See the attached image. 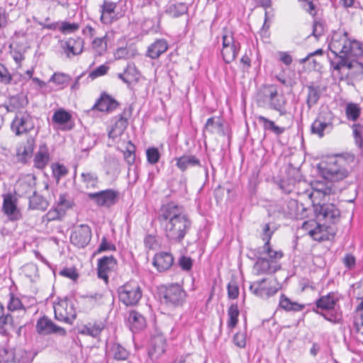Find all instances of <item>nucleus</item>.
Segmentation results:
<instances>
[{
    "label": "nucleus",
    "mask_w": 363,
    "mask_h": 363,
    "mask_svg": "<svg viewBox=\"0 0 363 363\" xmlns=\"http://www.w3.org/2000/svg\"><path fill=\"white\" fill-rule=\"evenodd\" d=\"M315 227L308 230V234L317 241H324L330 239V235L334 236L336 231L334 228L324 224L314 222Z\"/></svg>",
    "instance_id": "obj_22"
},
{
    "label": "nucleus",
    "mask_w": 363,
    "mask_h": 363,
    "mask_svg": "<svg viewBox=\"0 0 363 363\" xmlns=\"http://www.w3.org/2000/svg\"><path fill=\"white\" fill-rule=\"evenodd\" d=\"M168 49V44L165 40H157L151 44L147 49V55L152 59L158 58L162 54Z\"/></svg>",
    "instance_id": "obj_30"
},
{
    "label": "nucleus",
    "mask_w": 363,
    "mask_h": 363,
    "mask_svg": "<svg viewBox=\"0 0 363 363\" xmlns=\"http://www.w3.org/2000/svg\"><path fill=\"white\" fill-rule=\"evenodd\" d=\"M117 260L113 256H104L98 259L97 274L98 277L103 279L106 284L108 282V274L116 270Z\"/></svg>",
    "instance_id": "obj_14"
},
{
    "label": "nucleus",
    "mask_w": 363,
    "mask_h": 363,
    "mask_svg": "<svg viewBox=\"0 0 363 363\" xmlns=\"http://www.w3.org/2000/svg\"><path fill=\"white\" fill-rule=\"evenodd\" d=\"M91 230L87 225H80L76 227L70 235V242L78 247H84L90 242Z\"/></svg>",
    "instance_id": "obj_12"
},
{
    "label": "nucleus",
    "mask_w": 363,
    "mask_h": 363,
    "mask_svg": "<svg viewBox=\"0 0 363 363\" xmlns=\"http://www.w3.org/2000/svg\"><path fill=\"white\" fill-rule=\"evenodd\" d=\"M240 49V44L234 38L231 29L225 27L222 31V50L221 55L227 64L233 62L237 57Z\"/></svg>",
    "instance_id": "obj_3"
},
{
    "label": "nucleus",
    "mask_w": 363,
    "mask_h": 363,
    "mask_svg": "<svg viewBox=\"0 0 363 363\" xmlns=\"http://www.w3.org/2000/svg\"><path fill=\"white\" fill-rule=\"evenodd\" d=\"M82 181L86 188H96L99 183V177L96 173L93 172H84L81 174Z\"/></svg>",
    "instance_id": "obj_45"
},
{
    "label": "nucleus",
    "mask_w": 363,
    "mask_h": 363,
    "mask_svg": "<svg viewBox=\"0 0 363 363\" xmlns=\"http://www.w3.org/2000/svg\"><path fill=\"white\" fill-rule=\"evenodd\" d=\"M11 126L16 135H21L33 130L35 123L33 117L28 111H19L16 113Z\"/></svg>",
    "instance_id": "obj_8"
},
{
    "label": "nucleus",
    "mask_w": 363,
    "mask_h": 363,
    "mask_svg": "<svg viewBox=\"0 0 363 363\" xmlns=\"http://www.w3.org/2000/svg\"><path fill=\"white\" fill-rule=\"evenodd\" d=\"M223 124L219 118L211 117L208 118L205 126L204 131H207L211 134L223 133Z\"/></svg>",
    "instance_id": "obj_41"
},
{
    "label": "nucleus",
    "mask_w": 363,
    "mask_h": 363,
    "mask_svg": "<svg viewBox=\"0 0 363 363\" xmlns=\"http://www.w3.org/2000/svg\"><path fill=\"white\" fill-rule=\"evenodd\" d=\"M13 75L11 74L7 67L0 62V84L9 85L13 83Z\"/></svg>",
    "instance_id": "obj_51"
},
{
    "label": "nucleus",
    "mask_w": 363,
    "mask_h": 363,
    "mask_svg": "<svg viewBox=\"0 0 363 363\" xmlns=\"http://www.w3.org/2000/svg\"><path fill=\"white\" fill-rule=\"evenodd\" d=\"M262 93L264 99L269 103L272 101L274 98L278 96L277 88L274 85H269L265 86L262 91Z\"/></svg>",
    "instance_id": "obj_56"
},
{
    "label": "nucleus",
    "mask_w": 363,
    "mask_h": 363,
    "mask_svg": "<svg viewBox=\"0 0 363 363\" xmlns=\"http://www.w3.org/2000/svg\"><path fill=\"white\" fill-rule=\"evenodd\" d=\"M92 46L99 55H101L106 49V43L103 38H97L93 40Z\"/></svg>",
    "instance_id": "obj_64"
},
{
    "label": "nucleus",
    "mask_w": 363,
    "mask_h": 363,
    "mask_svg": "<svg viewBox=\"0 0 363 363\" xmlns=\"http://www.w3.org/2000/svg\"><path fill=\"white\" fill-rule=\"evenodd\" d=\"M73 204L72 201L67 194H60L57 201V208L64 212L66 209L72 207Z\"/></svg>",
    "instance_id": "obj_57"
},
{
    "label": "nucleus",
    "mask_w": 363,
    "mask_h": 363,
    "mask_svg": "<svg viewBox=\"0 0 363 363\" xmlns=\"http://www.w3.org/2000/svg\"><path fill=\"white\" fill-rule=\"evenodd\" d=\"M35 139L29 138L26 140V143L19 147L17 152V155L19 157L20 160L22 162H26L27 159L30 157L34 150Z\"/></svg>",
    "instance_id": "obj_36"
},
{
    "label": "nucleus",
    "mask_w": 363,
    "mask_h": 363,
    "mask_svg": "<svg viewBox=\"0 0 363 363\" xmlns=\"http://www.w3.org/2000/svg\"><path fill=\"white\" fill-rule=\"evenodd\" d=\"M117 6L118 4L116 3L108 0H104L103 4L100 6L99 10L101 13L100 20L103 24H111L113 22L124 16L126 11L125 4L124 5L125 9H121L120 12L115 13Z\"/></svg>",
    "instance_id": "obj_9"
},
{
    "label": "nucleus",
    "mask_w": 363,
    "mask_h": 363,
    "mask_svg": "<svg viewBox=\"0 0 363 363\" xmlns=\"http://www.w3.org/2000/svg\"><path fill=\"white\" fill-rule=\"evenodd\" d=\"M279 306L286 311H301L305 308L304 305L292 301L285 294L281 295Z\"/></svg>",
    "instance_id": "obj_38"
},
{
    "label": "nucleus",
    "mask_w": 363,
    "mask_h": 363,
    "mask_svg": "<svg viewBox=\"0 0 363 363\" xmlns=\"http://www.w3.org/2000/svg\"><path fill=\"white\" fill-rule=\"evenodd\" d=\"M234 344L240 348H244L246 346V332L239 331L233 336Z\"/></svg>",
    "instance_id": "obj_62"
},
{
    "label": "nucleus",
    "mask_w": 363,
    "mask_h": 363,
    "mask_svg": "<svg viewBox=\"0 0 363 363\" xmlns=\"http://www.w3.org/2000/svg\"><path fill=\"white\" fill-rule=\"evenodd\" d=\"M119 103L112 96L104 92L96 100L90 111H99L101 112L111 113L116 109Z\"/></svg>",
    "instance_id": "obj_20"
},
{
    "label": "nucleus",
    "mask_w": 363,
    "mask_h": 363,
    "mask_svg": "<svg viewBox=\"0 0 363 363\" xmlns=\"http://www.w3.org/2000/svg\"><path fill=\"white\" fill-rule=\"evenodd\" d=\"M135 146L131 141H128L125 150L123 152L124 159L126 162L131 165L135 160Z\"/></svg>",
    "instance_id": "obj_50"
},
{
    "label": "nucleus",
    "mask_w": 363,
    "mask_h": 363,
    "mask_svg": "<svg viewBox=\"0 0 363 363\" xmlns=\"http://www.w3.org/2000/svg\"><path fill=\"white\" fill-rule=\"evenodd\" d=\"M285 104L286 101L284 99L277 96L269 103V106L271 109L278 111L280 116H286L287 111L285 108Z\"/></svg>",
    "instance_id": "obj_47"
},
{
    "label": "nucleus",
    "mask_w": 363,
    "mask_h": 363,
    "mask_svg": "<svg viewBox=\"0 0 363 363\" xmlns=\"http://www.w3.org/2000/svg\"><path fill=\"white\" fill-rule=\"evenodd\" d=\"M84 44V40L80 37L69 38L61 42V48L66 54V56L70 58L82 52Z\"/></svg>",
    "instance_id": "obj_19"
},
{
    "label": "nucleus",
    "mask_w": 363,
    "mask_h": 363,
    "mask_svg": "<svg viewBox=\"0 0 363 363\" xmlns=\"http://www.w3.org/2000/svg\"><path fill=\"white\" fill-rule=\"evenodd\" d=\"M189 7L185 3H177L168 5L165 12L172 18H179L187 13Z\"/></svg>",
    "instance_id": "obj_39"
},
{
    "label": "nucleus",
    "mask_w": 363,
    "mask_h": 363,
    "mask_svg": "<svg viewBox=\"0 0 363 363\" xmlns=\"http://www.w3.org/2000/svg\"><path fill=\"white\" fill-rule=\"evenodd\" d=\"M35 328L37 332L43 335L55 333L65 336L67 333L65 328L55 325L46 316H43L38 320Z\"/></svg>",
    "instance_id": "obj_16"
},
{
    "label": "nucleus",
    "mask_w": 363,
    "mask_h": 363,
    "mask_svg": "<svg viewBox=\"0 0 363 363\" xmlns=\"http://www.w3.org/2000/svg\"><path fill=\"white\" fill-rule=\"evenodd\" d=\"M362 127L360 124H353L352 125L354 142L360 150H363Z\"/></svg>",
    "instance_id": "obj_52"
},
{
    "label": "nucleus",
    "mask_w": 363,
    "mask_h": 363,
    "mask_svg": "<svg viewBox=\"0 0 363 363\" xmlns=\"http://www.w3.org/2000/svg\"><path fill=\"white\" fill-rule=\"evenodd\" d=\"M166 340L162 335H157L151 338L148 354L152 359H157L165 352Z\"/></svg>",
    "instance_id": "obj_23"
},
{
    "label": "nucleus",
    "mask_w": 363,
    "mask_h": 363,
    "mask_svg": "<svg viewBox=\"0 0 363 363\" xmlns=\"http://www.w3.org/2000/svg\"><path fill=\"white\" fill-rule=\"evenodd\" d=\"M109 69L108 66L106 65H101L99 67H96L94 70H92L89 74V77L91 78L92 80L95 79L99 77L105 75L108 70Z\"/></svg>",
    "instance_id": "obj_61"
},
{
    "label": "nucleus",
    "mask_w": 363,
    "mask_h": 363,
    "mask_svg": "<svg viewBox=\"0 0 363 363\" xmlns=\"http://www.w3.org/2000/svg\"><path fill=\"white\" fill-rule=\"evenodd\" d=\"M157 218L165 237L171 242L181 243L191 227V220L182 207L172 202L161 207Z\"/></svg>",
    "instance_id": "obj_2"
},
{
    "label": "nucleus",
    "mask_w": 363,
    "mask_h": 363,
    "mask_svg": "<svg viewBox=\"0 0 363 363\" xmlns=\"http://www.w3.org/2000/svg\"><path fill=\"white\" fill-rule=\"evenodd\" d=\"M147 162L152 164H156L160 157L158 149L156 147H150L146 150Z\"/></svg>",
    "instance_id": "obj_58"
},
{
    "label": "nucleus",
    "mask_w": 363,
    "mask_h": 363,
    "mask_svg": "<svg viewBox=\"0 0 363 363\" xmlns=\"http://www.w3.org/2000/svg\"><path fill=\"white\" fill-rule=\"evenodd\" d=\"M50 161L49 150L46 144L40 145L33 159V166L39 169H44Z\"/></svg>",
    "instance_id": "obj_26"
},
{
    "label": "nucleus",
    "mask_w": 363,
    "mask_h": 363,
    "mask_svg": "<svg viewBox=\"0 0 363 363\" xmlns=\"http://www.w3.org/2000/svg\"><path fill=\"white\" fill-rule=\"evenodd\" d=\"M119 300L125 306L136 305L143 296L139 284L135 281H129L118 289Z\"/></svg>",
    "instance_id": "obj_4"
},
{
    "label": "nucleus",
    "mask_w": 363,
    "mask_h": 363,
    "mask_svg": "<svg viewBox=\"0 0 363 363\" xmlns=\"http://www.w3.org/2000/svg\"><path fill=\"white\" fill-rule=\"evenodd\" d=\"M175 160L177 167L182 172L190 167H201L199 159L193 155H184Z\"/></svg>",
    "instance_id": "obj_28"
},
{
    "label": "nucleus",
    "mask_w": 363,
    "mask_h": 363,
    "mask_svg": "<svg viewBox=\"0 0 363 363\" xmlns=\"http://www.w3.org/2000/svg\"><path fill=\"white\" fill-rule=\"evenodd\" d=\"M269 259L266 257H258L255 268L258 274H272L277 271L278 268L272 264Z\"/></svg>",
    "instance_id": "obj_32"
},
{
    "label": "nucleus",
    "mask_w": 363,
    "mask_h": 363,
    "mask_svg": "<svg viewBox=\"0 0 363 363\" xmlns=\"http://www.w3.org/2000/svg\"><path fill=\"white\" fill-rule=\"evenodd\" d=\"M128 125V118L126 117V110L124 109L123 113L116 117V121L113 126L108 131V137L112 139L121 136Z\"/></svg>",
    "instance_id": "obj_25"
},
{
    "label": "nucleus",
    "mask_w": 363,
    "mask_h": 363,
    "mask_svg": "<svg viewBox=\"0 0 363 363\" xmlns=\"http://www.w3.org/2000/svg\"><path fill=\"white\" fill-rule=\"evenodd\" d=\"M325 32V23L320 21H314L313 26V35L318 39Z\"/></svg>",
    "instance_id": "obj_63"
},
{
    "label": "nucleus",
    "mask_w": 363,
    "mask_h": 363,
    "mask_svg": "<svg viewBox=\"0 0 363 363\" xmlns=\"http://www.w3.org/2000/svg\"><path fill=\"white\" fill-rule=\"evenodd\" d=\"M318 218L320 217L325 222L335 224L339 221L340 212L336 206L332 203H323L315 208Z\"/></svg>",
    "instance_id": "obj_15"
},
{
    "label": "nucleus",
    "mask_w": 363,
    "mask_h": 363,
    "mask_svg": "<svg viewBox=\"0 0 363 363\" xmlns=\"http://www.w3.org/2000/svg\"><path fill=\"white\" fill-rule=\"evenodd\" d=\"M240 311L237 304H232L228 309V320L227 323L228 328L230 330L235 328L238 323V316Z\"/></svg>",
    "instance_id": "obj_43"
},
{
    "label": "nucleus",
    "mask_w": 363,
    "mask_h": 363,
    "mask_svg": "<svg viewBox=\"0 0 363 363\" xmlns=\"http://www.w3.org/2000/svg\"><path fill=\"white\" fill-rule=\"evenodd\" d=\"M338 301L334 293H329L325 296H322L315 301L316 309L331 311L335 308Z\"/></svg>",
    "instance_id": "obj_31"
},
{
    "label": "nucleus",
    "mask_w": 363,
    "mask_h": 363,
    "mask_svg": "<svg viewBox=\"0 0 363 363\" xmlns=\"http://www.w3.org/2000/svg\"><path fill=\"white\" fill-rule=\"evenodd\" d=\"M329 49L337 60L330 62L335 70L340 72L343 68H356L357 72L363 71L362 62L349 60L350 57L363 56V43L350 37L347 31L340 29L333 31Z\"/></svg>",
    "instance_id": "obj_1"
},
{
    "label": "nucleus",
    "mask_w": 363,
    "mask_h": 363,
    "mask_svg": "<svg viewBox=\"0 0 363 363\" xmlns=\"http://www.w3.org/2000/svg\"><path fill=\"white\" fill-rule=\"evenodd\" d=\"M360 108L357 104L349 103L345 108V114L348 120L355 121L359 117Z\"/></svg>",
    "instance_id": "obj_48"
},
{
    "label": "nucleus",
    "mask_w": 363,
    "mask_h": 363,
    "mask_svg": "<svg viewBox=\"0 0 363 363\" xmlns=\"http://www.w3.org/2000/svg\"><path fill=\"white\" fill-rule=\"evenodd\" d=\"M128 321L130 328L133 333L141 330L146 325L145 318L142 314L136 311H132L130 312Z\"/></svg>",
    "instance_id": "obj_29"
},
{
    "label": "nucleus",
    "mask_w": 363,
    "mask_h": 363,
    "mask_svg": "<svg viewBox=\"0 0 363 363\" xmlns=\"http://www.w3.org/2000/svg\"><path fill=\"white\" fill-rule=\"evenodd\" d=\"M55 318L61 322L72 324L76 319L77 313L72 300L67 298L60 300L54 304Z\"/></svg>",
    "instance_id": "obj_5"
},
{
    "label": "nucleus",
    "mask_w": 363,
    "mask_h": 363,
    "mask_svg": "<svg viewBox=\"0 0 363 363\" xmlns=\"http://www.w3.org/2000/svg\"><path fill=\"white\" fill-rule=\"evenodd\" d=\"M71 118L69 113L64 109H59L54 113L52 119L54 123L63 125L69 121Z\"/></svg>",
    "instance_id": "obj_49"
},
{
    "label": "nucleus",
    "mask_w": 363,
    "mask_h": 363,
    "mask_svg": "<svg viewBox=\"0 0 363 363\" xmlns=\"http://www.w3.org/2000/svg\"><path fill=\"white\" fill-rule=\"evenodd\" d=\"M108 355L117 361L126 360L129 357V352L121 345L114 342L108 350Z\"/></svg>",
    "instance_id": "obj_34"
},
{
    "label": "nucleus",
    "mask_w": 363,
    "mask_h": 363,
    "mask_svg": "<svg viewBox=\"0 0 363 363\" xmlns=\"http://www.w3.org/2000/svg\"><path fill=\"white\" fill-rule=\"evenodd\" d=\"M104 328V325L101 322L94 323L93 324L88 323L87 325H82V327L79 330V333L96 337L100 335Z\"/></svg>",
    "instance_id": "obj_37"
},
{
    "label": "nucleus",
    "mask_w": 363,
    "mask_h": 363,
    "mask_svg": "<svg viewBox=\"0 0 363 363\" xmlns=\"http://www.w3.org/2000/svg\"><path fill=\"white\" fill-rule=\"evenodd\" d=\"M2 211L11 221L18 220L22 218L20 209L17 206V199L11 194H4Z\"/></svg>",
    "instance_id": "obj_13"
},
{
    "label": "nucleus",
    "mask_w": 363,
    "mask_h": 363,
    "mask_svg": "<svg viewBox=\"0 0 363 363\" xmlns=\"http://www.w3.org/2000/svg\"><path fill=\"white\" fill-rule=\"evenodd\" d=\"M186 297V291L178 284L169 285L162 292V301L169 306H182L184 303Z\"/></svg>",
    "instance_id": "obj_7"
},
{
    "label": "nucleus",
    "mask_w": 363,
    "mask_h": 363,
    "mask_svg": "<svg viewBox=\"0 0 363 363\" xmlns=\"http://www.w3.org/2000/svg\"><path fill=\"white\" fill-rule=\"evenodd\" d=\"M344 160L330 163L323 169V174L326 179L331 182H338L348 176V170L343 167Z\"/></svg>",
    "instance_id": "obj_10"
},
{
    "label": "nucleus",
    "mask_w": 363,
    "mask_h": 363,
    "mask_svg": "<svg viewBox=\"0 0 363 363\" xmlns=\"http://www.w3.org/2000/svg\"><path fill=\"white\" fill-rule=\"evenodd\" d=\"M257 118L258 122L262 124L264 131L272 133L276 135H280L286 130V128L277 125L274 121L263 116H258Z\"/></svg>",
    "instance_id": "obj_33"
},
{
    "label": "nucleus",
    "mask_w": 363,
    "mask_h": 363,
    "mask_svg": "<svg viewBox=\"0 0 363 363\" xmlns=\"http://www.w3.org/2000/svg\"><path fill=\"white\" fill-rule=\"evenodd\" d=\"M174 262L172 255L167 252H160L155 255L152 264L159 272H164L169 269Z\"/></svg>",
    "instance_id": "obj_24"
},
{
    "label": "nucleus",
    "mask_w": 363,
    "mask_h": 363,
    "mask_svg": "<svg viewBox=\"0 0 363 363\" xmlns=\"http://www.w3.org/2000/svg\"><path fill=\"white\" fill-rule=\"evenodd\" d=\"M51 167L52 169L53 175L57 180L66 176L68 173V169L64 164L55 163L52 164Z\"/></svg>",
    "instance_id": "obj_55"
},
{
    "label": "nucleus",
    "mask_w": 363,
    "mask_h": 363,
    "mask_svg": "<svg viewBox=\"0 0 363 363\" xmlns=\"http://www.w3.org/2000/svg\"><path fill=\"white\" fill-rule=\"evenodd\" d=\"M116 247L114 244L108 242L106 237H103L101 243L97 249L96 253H101L105 251H116Z\"/></svg>",
    "instance_id": "obj_60"
},
{
    "label": "nucleus",
    "mask_w": 363,
    "mask_h": 363,
    "mask_svg": "<svg viewBox=\"0 0 363 363\" xmlns=\"http://www.w3.org/2000/svg\"><path fill=\"white\" fill-rule=\"evenodd\" d=\"M118 191L108 189L94 193H89L88 199L99 207L110 208L116 204L119 200Z\"/></svg>",
    "instance_id": "obj_6"
},
{
    "label": "nucleus",
    "mask_w": 363,
    "mask_h": 363,
    "mask_svg": "<svg viewBox=\"0 0 363 363\" xmlns=\"http://www.w3.org/2000/svg\"><path fill=\"white\" fill-rule=\"evenodd\" d=\"M228 296L230 299H235L239 295V287L235 281L231 280L227 286Z\"/></svg>",
    "instance_id": "obj_59"
},
{
    "label": "nucleus",
    "mask_w": 363,
    "mask_h": 363,
    "mask_svg": "<svg viewBox=\"0 0 363 363\" xmlns=\"http://www.w3.org/2000/svg\"><path fill=\"white\" fill-rule=\"evenodd\" d=\"M72 78L69 75L62 72L54 73L50 79V82H53L57 86H60V88L68 86Z\"/></svg>",
    "instance_id": "obj_46"
},
{
    "label": "nucleus",
    "mask_w": 363,
    "mask_h": 363,
    "mask_svg": "<svg viewBox=\"0 0 363 363\" xmlns=\"http://www.w3.org/2000/svg\"><path fill=\"white\" fill-rule=\"evenodd\" d=\"M10 108L15 111L24 108L28 104L27 97L22 94H17L9 98Z\"/></svg>",
    "instance_id": "obj_44"
},
{
    "label": "nucleus",
    "mask_w": 363,
    "mask_h": 363,
    "mask_svg": "<svg viewBox=\"0 0 363 363\" xmlns=\"http://www.w3.org/2000/svg\"><path fill=\"white\" fill-rule=\"evenodd\" d=\"M314 312H315L317 314H319L320 315L323 316L326 320L331 322L334 324L340 323L342 320V315L340 313H325L323 312H320L318 309H313Z\"/></svg>",
    "instance_id": "obj_54"
},
{
    "label": "nucleus",
    "mask_w": 363,
    "mask_h": 363,
    "mask_svg": "<svg viewBox=\"0 0 363 363\" xmlns=\"http://www.w3.org/2000/svg\"><path fill=\"white\" fill-rule=\"evenodd\" d=\"M28 199V208L30 209L45 211L49 206L48 201L37 192H34Z\"/></svg>",
    "instance_id": "obj_35"
},
{
    "label": "nucleus",
    "mask_w": 363,
    "mask_h": 363,
    "mask_svg": "<svg viewBox=\"0 0 363 363\" xmlns=\"http://www.w3.org/2000/svg\"><path fill=\"white\" fill-rule=\"evenodd\" d=\"M273 234V231L270 230L269 225L265 224L263 228V233L262 235V239L264 241V246L262 247V254L267 255L269 259L271 262H276L277 259H280L283 257V253L281 251H276L274 250L270 245V240L272 235Z\"/></svg>",
    "instance_id": "obj_17"
},
{
    "label": "nucleus",
    "mask_w": 363,
    "mask_h": 363,
    "mask_svg": "<svg viewBox=\"0 0 363 363\" xmlns=\"http://www.w3.org/2000/svg\"><path fill=\"white\" fill-rule=\"evenodd\" d=\"M333 128V116L330 111H321L311 125V132L320 138L324 135V130Z\"/></svg>",
    "instance_id": "obj_11"
},
{
    "label": "nucleus",
    "mask_w": 363,
    "mask_h": 363,
    "mask_svg": "<svg viewBox=\"0 0 363 363\" xmlns=\"http://www.w3.org/2000/svg\"><path fill=\"white\" fill-rule=\"evenodd\" d=\"M282 213L287 218H297L298 216V201L295 199L286 201L282 206Z\"/></svg>",
    "instance_id": "obj_40"
},
{
    "label": "nucleus",
    "mask_w": 363,
    "mask_h": 363,
    "mask_svg": "<svg viewBox=\"0 0 363 363\" xmlns=\"http://www.w3.org/2000/svg\"><path fill=\"white\" fill-rule=\"evenodd\" d=\"M7 308L10 311L23 309L24 311L26 308L23 307L21 300L16 297L12 293L9 294V301L7 305Z\"/></svg>",
    "instance_id": "obj_53"
},
{
    "label": "nucleus",
    "mask_w": 363,
    "mask_h": 363,
    "mask_svg": "<svg viewBox=\"0 0 363 363\" xmlns=\"http://www.w3.org/2000/svg\"><path fill=\"white\" fill-rule=\"evenodd\" d=\"M14 328L13 317L9 313L0 316V334L7 335Z\"/></svg>",
    "instance_id": "obj_42"
},
{
    "label": "nucleus",
    "mask_w": 363,
    "mask_h": 363,
    "mask_svg": "<svg viewBox=\"0 0 363 363\" xmlns=\"http://www.w3.org/2000/svg\"><path fill=\"white\" fill-rule=\"evenodd\" d=\"M35 177L26 176L18 181L16 185V193L21 197L26 196L29 199L35 191Z\"/></svg>",
    "instance_id": "obj_21"
},
{
    "label": "nucleus",
    "mask_w": 363,
    "mask_h": 363,
    "mask_svg": "<svg viewBox=\"0 0 363 363\" xmlns=\"http://www.w3.org/2000/svg\"><path fill=\"white\" fill-rule=\"evenodd\" d=\"M267 279H262L254 281L250 286V291L261 298H269L274 296L278 291V289L269 286Z\"/></svg>",
    "instance_id": "obj_18"
},
{
    "label": "nucleus",
    "mask_w": 363,
    "mask_h": 363,
    "mask_svg": "<svg viewBox=\"0 0 363 363\" xmlns=\"http://www.w3.org/2000/svg\"><path fill=\"white\" fill-rule=\"evenodd\" d=\"M307 89V96H306V105L308 109L310 110L312 107L316 105L322 94V91L318 85H315L314 83H311L306 86Z\"/></svg>",
    "instance_id": "obj_27"
}]
</instances>
